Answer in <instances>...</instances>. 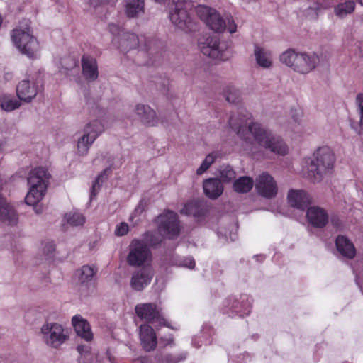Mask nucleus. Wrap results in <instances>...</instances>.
Masks as SVG:
<instances>
[{"label":"nucleus","mask_w":363,"mask_h":363,"mask_svg":"<svg viewBox=\"0 0 363 363\" xmlns=\"http://www.w3.org/2000/svg\"><path fill=\"white\" fill-rule=\"evenodd\" d=\"M113 44L116 46L122 52H128L130 50L140 48V52H150L155 50L157 42L152 39H147L145 37L139 38L135 33L125 32L123 33L121 37L112 38Z\"/></svg>","instance_id":"obj_6"},{"label":"nucleus","mask_w":363,"mask_h":363,"mask_svg":"<svg viewBox=\"0 0 363 363\" xmlns=\"http://www.w3.org/2000/svg\"><path fill=\"white\" fill-rule=\"evenodd\" d=\"M38 86L35 82L29 79L21 81L16 86L18 99L26 103L30 102L38 94Z\"/></svg>","instance_id":"obj_14"},{"label":"nucleus","mask_w":363,"mask_h":363,"mask_svg":"<svg viewBox=\"0 0 363 363\" xmlns=\"http://www.w3.org/2000/svg\"><path fill=\"white\" fill-rule=\"evenodd\" d=\"M140 337L143 347L146 351L153 350L157 345L156 335L149 325L143 324L140 327Z\"/></svg>","instance_id":"obj_21"},{"label":"nucleus","mask_w":363,"mask_h":363,"mask_svg":"<svg viewBox=\"0 0 363 363\" xmlns=\"http://www.w3.org/2000/svg\"><path fill=\"white\" fill-rule=\"evenodd\" d=\"M12 77H13V74L11 72H6L4 75V78L5 79L6 81L11 80L12 79Z\"/></svg>","instance_id":"obj_52"},{"label":"nucleus","mask_w":363,"mask_h":363,"mask_svg":"<svg viewBox=\"0 0 363 363\" xmlns=\"http://www.w3.org/2000/svg\"><path fill=\"white\" fill-rule=\"evenodd\" d=\"M65 220L72 226H81L85 223V217L79 213H66Z\"/></svg>","instance_id":"obj_34"},{"label":"nucleus","mask_w":363,"mask_h":363,"mask_svg":"<svg viewBox=\"0 0 363 363\" xmlns=\"http://www.w3.org/2000/svg\"><path fill=\"white\" fill-rule=\"evenodd\" d=\"M146 359L145 358H140L135 359L133 363H146Z\"/></svg>","instance_id":"obj_54"},{"label":"nucleus","mask_w":363,"mask_h":363,"mask_svg":"<svg viewBox=\"0 0 363 363\" xmlns=\"http://www.w3.org/2000/svg\"><path fill=\"white\" fill-rule=\"evenodd\" d=\"M109 360L111 363H115L114 359L109 357Z\"/></svg>","instance_id":"obj_57"},{"label":"nucleus","mask_w":363,"mask_h":363,"mask_svg":"<svg viewBox=\"0 0 363 363\" xmlns=\"http://www.w3.org/2000/svg\"><path fill=\"white\" fill-rule=\"evenodd\" d=\"M335 157L328 146L318 148L306 162V177L313 182H320L333 168Z\"/></svg>","instance_id":"obj_2"},{"label":"nucleus","mask_w":363,"mask_h":363,"mask_svg":"<svg viewBox=\"0 0 363 363\" xmlns=\"http://www.w3.org/2000/svg\"><path fill=\"white\" fill-rule=\"evenodd\" d=\"M77 350L79 353L81 357H86L87 354H89V349L87 346L85 345H78L77 347Z\"/></svg>","instance_id":"obj_47"},{"label":"nucleus","mask_w":363,"mask_h":363,"mask_svg":"<svg viewBox=\"0 0 363 363\" xmlns=\"http://www.w3.org/2000/svg\"><path fill=\"white\" fill-rule=\"evenodd\" d=\"M279 59L283 64L301 74L309 73L319 63V57L317 55L296 52L293 50L284 52Z\"/></svg>","instance_id":"obj_4"},{"label":"nucleus","mask_w":363,"mask_h":363,"mask_svg":"<svg viewBox=\"0 0 363 363\" xmlns=\"http://www.w3.org/2000/svg\"><path fill=\"white\" fill-rule=\"evenodd\" d=\"M82 74L89 81L94 82L99 77L98 65L96 60L89 56H83L82 58Z\"/></svg>","instance_id":"obj_22"},{"label":"nucleus","mask_w":363,"mask_h":363,"mask_svg":"<svg viewBox=\"0 0 363 363\" xmlns=\"http://www.w3.org/2000/svg\"><path fill=\"white\" fill-rule=\"evenodd\" d=\"M254 55L257 64L262 68L269 69L272 66V56L269 50L255 45Z\"/></svg>","instance_id":"obj_24"},{"label":"nucleus","mask_w":363,"mask_h":363,"mask_svg":"<svg viewBox=\"0 0 363 363\" xmlns=\"http://www.w3.org/2000/svg\"><path fill=\"white\" fill-rule=\"evenodd\" d=\"M198 46L203 55L211 58L218 60H226L228 58L226 45L220 43L216 37L204 35L199 38Z\"/></svg>","instance_id":"obj_10"},{"label":"nucleus","mask_w":363,"mask_h":363,"mask_svg":"<svg viewBox=\"0 0 363 363\" xmlns=\"http://www.w3.org/2000/svg\"><path fill=\"white\" fill-rule=\"evenodd\" d=\"M128 225L125 222H122L116 225L115 234L118 236H123L128 233Z\"/></svg>","instance_id":"obj_42"},{"label":"nucleus","mask_w":363,"mask_h":363,"mask_svg":"<svg viewBox=\"0 0 363 363\" xmlns=\"http://www.w3.org/2000/svg\"><path fill=\"white\" fill-rule=\"evenodd\" d=\"M173 338L172 337H169L168 338L166 339V342H165V345H171L173 344Z\"/></svg>","instance_id":"obj_53"},{"label":"nucleus","mask_w":363,"mask_h":363,"mask_svg":"<svg viewBox=\"0 0 363 363\" xmlns=\"http://www.w3.org/2000/svg\"><path fill=\"white\" fill-rule=\"evenodd\" d=\"M335 244L337 251L343 257L352 259L355 256L356 250L353 243L345 236H338Z\"/></svg>","instance_id":"obj_25"},{"label":"nucleus","mask_w":363,"mask_h":363,"mask_svg":"<svg viewBox=\"0 0 363 363\" xmlns=\"http://www.w3.org/2000/svg\"><path fill=\"white\" fill-rule=\"evenodd\" d=\"M147 242L151 246H156L157 245L160 244L162 241V239L160 237L152 233H147Z\"/></svg>","instance_id":"obj_45"},{"label":"nucleus","mask_w":363,"mask_h":363,"mask_svg":"<svg viewBox=\"0 0 363 363\" xmlns=\"http://www.w3.org/2000/svg\"><path fill=\"white\" fill-rule=\"evenodd\" d=\"M21 105V100L10 95L0 96V107L2 110L9 112L18 108Z\"/></svg>","instance_id":"obj_29"},{"label":"nucleus","mask_w":363,"mask_h":363,"mask_svg":"<svg viewBox=\"0 0 363 363\" xmlns=\"http://www.w3.org/2000/svg\"><path fill=\"white\" fill-rule=\"evenodd\" d=\"M203 189L208 198L214 200L223 194L224 187L221 180L217 178H209L203 181Z\"/></svg>","instance_id":"obj_20"},{"label":"nucleus","mask_w":363,"mask_h":363,"mask_svg":"<svg viewBox=\"0 0 363 363\" xmlns=\"http://www.w3.org/2000/svg\"><path fill=\"white\" fill-rule=\"evenodd\" d=\"M182 266L189 269H194L195 267V262L192 257H187L184 259L182 263Z\"/></svg>","instance_id":"obj_46"},{"label":"nucleus","mask_w":363,"mask_h":363,"mask_svg":"<svg viewBox=\"0 0 363 363\" xmlns=\"http://www.w3.org/2000/svg\"><path fill=\"white\" fill-rule=\"evenodd\" d=\"M104 131V126L101 121L99 120H93L86 123L83 129V133L91 137L92 139H96Z\"/></svg>","instance_id":"obj_27"},{"label":"nucleus","mask_w":363,"mask_h":363,"mask_svg":"<svg viewBox=\"0 0 363 363\" xmlns=\"http://www.w3.org/2000/svg\"><path fill=\"white\" fill-rule=\"evenodd\" d=\"M174 8L169 12L172 23L179 29L189 32L194 30L195 24L188 13L191 6L189 0H174Z\"/></svg>","instance_id":"obj_9"},{"label":"nucleus","mask_w":363,"mask_h":363,"mask_svg":"<svg viewBox=\"0 0 363 363\" xmlns=\"http://www.w3.org/2000/svg\"><path fill=\"white\" fill-rule=\"evenodd\" d=\"M152 254L143 240H133L128 247L127 263L132 267H140L151 261Z\"/></svg>","instance_id":"obj_11"},{"label":"nucleus","mask_w":363,"mask_h":363,"mask_svg":"<svg viewBox=\"0 0 363 363\" xmlns=\"http://www.w3.org/2000/svg\"><path fill=\"white\" fill-rule=\"evenodd\" d=\"M73 327L77 334L86 341L93 338V333L91 330L89 323L81 315H75L72 319Z\"/></svg>","instance_id":"obj_23"},{"label":"nucleus","mask_w":363,"mask_h":363,"mask_svg":"<svg viewBox=\"0 0 363 363\" xmlns=\"http://www.w3.org/2000/svg\"><path fill=\"white\" fill-rule=\"evenodd\" d=\"M357 113H363V93H359L355 98Z\"/></svg>","instance_id":"obj_44"},{"label":"nucleus","mask_w":363,"mask_h":363,"mask_svg":"<svg viewBox=\"0 0 363 363\" xmlns=\"http://www.w3.org/2000/svg\"><path fill=\"white\" fill-rule=\"evenodd\" d=\"M223 95L226 101L230 104H237L241 100L240 91L233 85H228L225 87Z\"/></svg>","instance_id":"obj_32"},{"label":"nucleus","mask_w":363,"mask_h":363,"mask_svg":"<svg viewBox=\"0 0 363 363\" xmlns=\"http://www.w3.org/2000/svg\"><path fill=\"white\" fill-rule=\"evenodd\" d=\"M216 157L217 154L216 152H211L208 154L205 157L200 167L196 169V174L198 175L203 174L208 169L211 164L215 162Z\"/></svg>","instance_id":"obj_36"},{"label":"nucleus","mask_w":363,"mask_h":363,"mask_svg":"<svg viewBox=\"0 0 363 363\" xmlns=\"http://www.w3.org/2000/svg\"><path fill=\"white\" fill-rule=\"evenodd\" d=\"M236 238H237V235H236V234H235V233H234L233 235H231V234H230V240H231L232 241L235 240H236Z\"/></svg>","instance_id":"obj_55"},{"label":"nucleus","mask_w":363,"mask_h":363,"mask_svg":"<svg viewBox=\"0 0 363 363\" xmlns=\"http://www.w3.org/2000/svg\"><path fill=\"white\" fill-rule=\"evenodd\" d=\"M33 206H34V210L36 213L39 214V213H42L43 208L40 206L38 205V203H37L36 204L33 205Z\"/></svg>","instance_id":"obj_51"},{"label":"nucleus","mask_w":363,"mask_h":363,"mask_svg":"<svg viewBox=\"0 0 363 363\" xmlns=\"http://www.w3.org/2000/svg\"><path fill=\"white\" fill-rule=\"evenodd\" d=\"M359 118V133H361V132H363V112L360 113H357Z\"/></svg>","instance_id":"obj_50"},{"label":"nucleus","mask_w":363,"mask_h":363,"mask_svg":"<svg viewBox=\"0 0 363 363\" xmlns=\"http://www.w3.org/2000/svg\"><path fill=\"white\" fill-rule=\"evenodd\" d=\"M11 38L14 45L22 54L30 58L36 57L39 50L38 42L28 28L13 29Z\"/></svg>","instance_id":"obj_8"},{"label":"nucleus","mask_w":363,"mask_h":363,"mask_svg":"<svg viewBox=\"0 0 363 363\" xmlns=\"http://www.w3.org/2000/svg\"><path fill=\"white\" fill-rule=\"evenodd\" d=\"M144 210V208L141 203V202L136 206V208H135L133 214L131 215V216L130 217V220H132L133 218V216H137L138 215H140Z\"/></svg>","instance_id":"obj_48"},{"label":"nucleus","mask_w":363,"mask_h":363,"mask_svg":"<svg viewBox=\"0 0 363 363\" xmlns=\"http://www.w3.org/2000/svg\"><path fill=\"white\" fill-rule=\"evenodd\" d=\"M255 189L260 196L267 199H272L277 194L276 182L267 172H263L256 178Z\"/></svg>","instance_id":"obj_13"},{"label":"nucleus","mask_w":363,"mask_h":363,"mask_svg":"<svg viewBox=\"0 0 363 363\" xmlns=\"http://www.w3.org/2000/svg\"><path fill=\"white\" fill-rule=\"evenodd\" d=\"M186 358L184 354L174 355L172 354H167L162 357V363H179Z\"/></svg>","instance_id":"obj_40"},{"label":"nucleus","mask_w":363,"mask_h":363,"mask_svg":"<svg viewBox=\"0 0 363 363\" xmlns=\"http://www.w3.org/2000/svg\"><path fill=\"white\" fill-rule=\"evenodd\" d=\"M0 363H3L1 360H0Z\"/></svg>","instance_id":"obj_59"},{"label":"nucleus","mask_w":363,"mask_h":363,"mask_svg":"<svg viewBox=\"0 0 363 363\" xmlns=\"http://www.w3.org/2000/svg\"><path fill=\"white\" fill-rule=\"evenodd\" d=\"M135 113L142 123L148 126H155L158 123V118L155 111L148 105L137 104Z\"/></svg>","instance_id":"obj_18"},{"label":"nucleus","mask_w":363,"mask_h":363,"mask_svg":"<svg viewBox=\"0 0 363 363\" xmlns=\"http://www.w3.org/2000/svg\"><path fill=\"white\" fill-rule=\"evenodd\" d=\"M229 125L244 141L243 147L246 150L255 152V145H257L277 155H285L288 152V147L282 138L258 123L246 125L242 119L232 116Z\"/></svg>","instance_id":"obj_1"},{"label":"nucleus","mask_w":363,"mask_h":363,"mask_svg":"<svg viewBox=\"0 0 363 363\" xmlns=\"http://www.w3.org/2000/svg\"><path fill=\"white\" fill-rule=\"evenodd\" d=\"M218 174L223 182H230L236 177V173L229 165L221 166L218 169Z\"/></svg>","instance_id":"obj_33"},{"label":"nucleus","mask_w":363,"mask_h":363,"mask_svg":"<svg viewBox=\"0 0 363 363\" xmlns=\"http://www.w3.org/2000/svg\"><path fill=\"white\" fill-rule=\"evenodd\" d=\"M155 2H157V3H164L166 2L167 0H154ZM174 3V0H173V4Z\"/></svg>","instance_id":"obj_56"},{"label":"nucleus","mask_w":363,"mask_h":363,"mask_svg":"<svg viewBox=\"0 0 363 363\" xmlns=\"http://www.w3.org/2000/svg\"><path fill=\"white\" fill-rule=\"evenodd\" d=\"M152 276L150 267H143L133 273L130 285L134 290L141 291L150 283Z\"/></svg>","instance_id":"obj_15"},{"label":"nucleus","mask_w":363,"mask_h":363,"mask_svg":"<svg viewBox=\"0 0 363 363\" xmlns=\"http://www.w3.org/2000/svg\"><path fill=\"white\" fill-rule=\"evenodd\" d=\"M118 2V0H90L89 4L94 7L100 6H113Z\"/></svg>","instance_id":"obj_41"},{"label":"nucleus","mask_w":363,"mask_h":363,"mask_svg":"<svg viewBox=\"0 0 363 363\" xmlns=\"http://www.w3.org/2000/svg\"><path fill=\"white\" fill-rule=\"evenodd\" d=\"M95 273L96 270L93 267L84 265L78 271L79 280L82 283L87 282L91 280Z\"/></svg>","instance_id":"obj_35"},{"label":"nucleus","mask_w":363,"mask_h":363,"mask_svg":"<svg viewBox=\"0 0 363 363\" xmlns=\"http://www.w3.org/2000/svg\"><path fill=\"white\" fill-rule=\"evenodd\" d=\"M306 218L313 226L323 228L328 223V215L325 209L320 207L311 206L307 208Z\"/></svg>","instance_id":"obj_16"},{"label":"nucleus","mask_w":363,"mask_h":363,"mask_svg":"<svg viewBox=\"0 0 363 363\" xmlns=\"http://www.w3.org/2000/svg\"><path fill=\"white\" fill-rule=\"evenodd\" d=\"M106 172H107V170L105 169L103 172H101L96 177L95 182H94V184L92 185V189H91V198L96 196V194H97L100 187L101 186V184L107 179Z\"/></svg>","instance_id":"obj_38"},{"label":"nucleus","mask_w":363,"mask_h":363,"mask_svg":"<svg viewBox=\"0 0 363 363\" xmlns=\"http://www.w3.org/2000/svg\"><path fill=\"white\" fill-rule=\"evenodd\" d=\"M157 321L161 323V318L160 319V320H156L155 322H157ZM162 321H164V319H162Z\"/></svg>","instance_id":"obj_58"},{"label":"nucleus","mask_w":363,"mask_h":363,"mask_svg":"<svg viewBox=\"0 0 363 363\" xmlns=\"http://www.w3.org/2000/svg\"><path fill=\"white\" fill-rule=\"evenodd\" d=\"M55 251V245L53 242H45L43 243L42 252L46 259L50 258Z\"/></svg>","instance_id":"obj_39"},{"label":"nucleus","mask_w":363,"mask_h":363,"mask_svg":"<svg viewBox=\"0 0 363 363\" xmlns=\"http://www.w3.org/2000/svg\"><path fill=\"white\" fill-rule=\"evenodd\" d=\"M287 199L291 206L301 210L307 208L311 202V197L303 190H289Z\"/></svg>","instance_id":"obj_17"},{"label":"nucleus","mask_w":363,"mask_h":363,"mask_svg":"<svg viewBox=\"0 0 363 363\" xmlns=\"http://www.w3.org/2000/svg\"><path fill=\"white\" fill-rule=\"evenodd\" d=\"M254 185L253 179L250 177H241L233 183V189L235 192L245 194L249 192Z\"/></svg>","instance_id":"obj_28"},{"label":"nucleus","mask_w":363,"mask_h":363,"mask_svg":"<svg viewBox=\"0 0 363 363\" xmlns=\"http://www.w3.org/2000/svg\"><path fill=\"white\" fill-rule=\"evenodd\" d=\"M292 120L293 121L298 124V125H301L302 123V116L301 114L299 113H295L292 116Z\"/></svg>","instance_id":"obj_49"},{"label":"nucleus","mask_w":363,"mask_h":363,"mask_svg":"<svg viewBox=\"0 0 363 363\" xmlns=\"http://www.w3.org/2000/svg\"><path fill=\"white\" fill-rule=\"evenodd\" d=\"M39 334L45 345L52 349H59L69 339L68 330L55 322L45 321Z\"/></svg>","instance_id":"obj_7"},{"label":"nucleus","mask_w":363,"mask_h":363,"mask_svg":"<svg viewBox=\"0 0 363 363\" xmlns=\"http://www.w3.org/2000/svg\"><path fill=\"white\" fill-rule=\"evenodd\" d=\"M158 230L160 233L168 238H174L180 232L177 214L167 211L157 217Z\"/></svg>","instance_id":"obj_12"},{"label":"nucleus","mask_w":363,"mask_h":363,"mask_svg":"<svg viewBox=\"0 0 363 363\" xmlns=\"http://www.w3.org/2000/svg\"><path fill=\"white\" fill-rule=\"evenodd\" d=\"M196 13L201 20L214 32L223 33L225 29L230 33L236 31V25L230 16L223 18L216 9L205 5L197 6Z\"/></svg>","instance_id":"obj_3"},{"label":"nucleus","mask_w":363,"mask_h":363,"mask_svg":"<svg viewBox=\"0 0 363 363\" xmlns=\"http://www.w3.org/2000/svg\"><path fill=\"white\" fill-rule=\"evenodd\" d=\"M354 1L348 0L335 6L334 8V12L337 17L342 18L348 14L352 13L354 11Z\"/></svg>","instance_id":"obj_31"},{"label":"nucleus","mask_w":363,"mask_h":363,"mask_svg":"<svg viewBox=\"0 0 363 363\" xmlns=\"http://www.w3.org/2000/svg\"><path fill=\"white\" fill-rule=\"evenodd\" d=\"M108 30L110 33L113 35V38L117 36V37H121L123 33H125L123 30L121 29V28L114 23H111L108 25Z\"/></svg>","instance_id":"obj_43"},{"label":"nucleus","mask_w":363,"mask_h":363,"mask_svg":"<svg viewBox=\"0 0 363 363\" xmlns=\"http://www.w3.org/2000/svg\"><path fill=\"white\" fill-rule=\"evenodd\" d=\"M144 0H125V13L128 18H136L144 13Z\"/></svg>","instance_id":"obj_26"},{"label":"nucleus","mask_w":363,"mask_h":363,"mask_svg":"<svg viewBox=\"0 0 363 363\" xmlns=\"http://www.w3.org/2000/svg\"><path fill=\"white\" fill-rule=\"evenodd\" d=\"M94 140L91 137H89L83 133V135L79 137L77 143V152L79 155L84 156L89 152V148L94 143Z\"/></svg>","instance_id":"obj_30"},{"label":"nucleus","mask_w":363,"mask_h":363,"mask_svg":"<svg viewBox=\"0 0 363 363\" xmlns=\"http://www.w3.org/2000/svg\"><path fill=\"white\" fill-rule=\"evenodd\" d=\"M27 181L29 191L25 198V202L28 205H35L39 203L45 194L48 182L46 170L42 167L35 168L30 172Z\"/></svg>","instance_id":"obj_5"},{"label":"nucleus","mask_w":363,"mask_h":363,"mask_svg":"<svg viewBox=\"0 0 363 363\" xmlns=\"http://www.w3.org/2000/svg\"><path fill=\"white\" fill-rule=\"evenodd\" d=\"M181 213L185 215H192L195 217L200 216L199 204L196 201L187 203L181 210Z\"/></svg>","instance_id":"obj_37"},{"label":"nucleus","mask_w":363,"mask_h":363,"mask_svg":"<svg viewBox=\"0 0 363 363\" xmlns=\"http://www.w3.org/2000/svg\"><path fill=\"white\" fill-rule=\"evenodd\" d=\"M137 315L141 319L149 323H155L160 320V314L153 303L138 304L135 308Z\"/></svg>","instance_id":"obj_19"}]
</instances>
